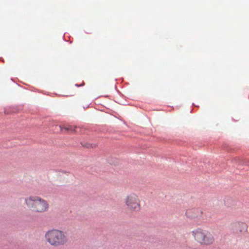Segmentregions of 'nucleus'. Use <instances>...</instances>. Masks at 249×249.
<instances>
[{
	"label": "nucleus",
	"instance_id": "1",
	"mask_svg": "<svg viewBox=\"0 0 249 249\" xmlns=\"http://www.w3.org/2000/svg\"><path fill=\"white\" fill-rule=\"evenodd\" d=\"M44 237L46 241L51 245L57 247L67 244L68 238L63 231L53 229L46 232Z\"/></svg>",
	"mask_w": 249,
	"mask_h": 249
},
{
	"label": "nucleus",
	"instance_id": "2",
	"mask_svg": "<svg viewBox=\"0 0 249 249\" xmlns=\"http://www.w3.org/2000/svg\"><path fill=\"white\" fill-rule=\"evenodd\" d=\"M24 203L28 208L36 213L46 212L49 207L46 200L37 196H30L26 197Z\"/></svg>",
	"mask_w": 249,
	"mask_h": 249
},
{
	"label": "nucleus",
	"instance_id": "3",
	"mask_svg": "<svg viewBox=\"0 0 249 249\" xmlns=\"http://www.w3.org/2000/svg\"><path fill=\"white\" fill-rule=\"evenodd\" d=\"M191 233L195 240L201 245H209L214 241L213 235L208 231L201 229H196Z\"/></svg>",
	"mask_w": 249,
	"mask_h": 249
},
{
	"label": "nucleus",
	"instance_id": "4",
	"mask_svg": "<svg viewBox=\"0 0 249 249\" xmlns=\"http://www.w3.org/2000/svg\"><path fill=\"white\" fill-rule=\"evenodd\" d=\"M127 208L131 211H138L140 210V201L135 194L128 195L124 199Z\"/></svg>",
	"mask_w": 249,
	"mask_h": 249
},
{
	"label": "nucleus",
	"instance_id": "5",
	"mask_svg": "<svg viewBox=\"0 0 249 249\" xmlns=\"http://www.w3.org/2000/svg\"><path fill=\"white\" fill-rule=\"evenodd\" d=\"M234 226L236 231H239V232H241L246 227V224L241 222H237L235 223L234 224Z\"/></svg>",
	"mask_w": 249,
	"mask_h": 249
},
{
	"label": "nucleus",
	"instance_id": "6",
	"mask_svg": "<svg viewBox=\"0 0 249 249\" xmlns=\"http://www.w3.org/2000/svg\"><path fill=\"white\" fill-rule=\"evenodd\" d=\"M59 127L61 130H62V129H64L66 131H73L72 127L71 126L62 127L61 126H59Z\"/></svg>",
	"mask_w": 249,
	"mask_h": 249
},
{
	"label": "nucleus",
	"instance_id": "7",
	"mask_svg": "<svg viewBox=\"0 0 249 249\" xmlns=\"http://www.w3.org/2000/svg\"><path fill=\"white\" fill-rule=\"evenodd\" d=\"M189 211H188L186 213V214H187V216L189 217L190 218H194V217H197L198 216L197 215H196V214L190 215L189 214Z\"/></svg>",
	"mask_w": 249,
	"mask_h": 249
}]
</instances>
